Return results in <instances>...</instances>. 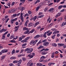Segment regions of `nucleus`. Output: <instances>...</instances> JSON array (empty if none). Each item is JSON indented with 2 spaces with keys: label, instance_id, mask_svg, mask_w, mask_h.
<instances>
[{
  "label": "nucleus",
  "instance_id": "58",
  "mask_svg": "<svg viewBox=\"0 0 66 66\" xmlns=\"http://www.w3.org/2000/svg\"><path fill=\"white\" fill-rule=\"evenodd\" d=\"M8 6H10L11 5V3H9L7 4Z\"/></svg>",
  "mask_w": 66,
  "mask_h": 66
},
{
  "label": "nucleus",
  "instance_id": "11",
  "mask_svg": "<svg viewBox=\"0 0 66 66\" xmlns=\"http://www.w3.org/2000/svg\"><path fill=\"white\" fill-rule=\"evenodd\" d=\"M59 31H55L53 33V34H56L59 33Z\"/></svg>",
  "mask_w": 66,
  "mask_h": 66
},
{
  "label": "nucleus",
  "instance_id": "36",
  "mask_svg": "<svg viewBox=\"0 0 66 66\" xmlns=\"http://www.w3.org/2000/svg\"><path fill=\"white\" fill-rule=\"evenodd\" d=\"M34 31H35V29H32L31 31V33H32L33 32H34Z\"/></svg>",
  "mask_w": 66,
  "mask_h": 66
},
{
  "label": "nucleus",
  "instance_id": "15",
  "mask_svg": "<svg viewBox=\"0 0 66 66\" xmlns=\"http://www.w3.org/2000/svg\"><path fill=\"white\" fill-rule=\"evenodd\" d=\"M52 46L54 47H56L57 46V45L56 44L53 43L52 44Z\"/></svg>",
  "mask_w": 66,
  "mask_h": 66
},
{
  "label": "nucleus",
  "instance_id": "9",
  "mask_svg": "<svg viewBox=\"0 0 66 66\" xmlns=\"http://www.w3.org/2000/svg\"><path fill=\"white\" fill-rule=\"evenodd\" d=\"M58 45L59 46H63L64 45V44H60V43H59L58 44Z\"/></svg>",
  "mask_w": 66,
  "mask_h": 66
},
{
  "label": "nucleus",
  "instance_id": "47",
  "mask_svg": "<svg viewBox=\"0 0 66 66\" xmlns=\"http://www.w3.org/2000/svg\"><path fill=\"white\" fill-rule=\"evenodd\" d=\"M39 7H37V9H36V11H38V9H39Z\"/></svg>",
  "mask_w": 66,
  "mask_h": 66
},
{
  "label": "nucleus",
  "instance_id": "13",
  "mask_svg": "<svg viewBox=\"0 0 66 66\" xmlns=\"http://www.w3.org/2000/svg\"><path fill=\"white\" fill-rule=\"evenodd\" d=\"M40 37L39 35H37L34 37V38H38V37Z\"/></svg>",
  "mask_w": 66,
  "mask_h": 66
},
{
  "label": "nucleus",
  "instance_id": "20",
  "mask_svg": "<svg viewBox=\"0 0 66 66\" xmlns=\"http://www.w3.org/2000/svg\"><path fill=\"white\" fill-rule=\"evenodd\" d=\"M10 42H11V43H14L16 42V41L15 40H10Z\"/></svg>",
  "mask_w": 66,
  "mask_h": 66
},
{
  "label": "nucleus",
  "instance_id": "29",
  "mask_svg": "<svg viewBox=\"0 0 66 66\" xmlns=\"http://www.w3.org/2000/svg\"><path fill=\"white\" fill-rule=\"evenodd\" d=\"M18 61H16V60H15L13 62V63H18Z\"/></svg>",
  "mask_w": 66,
  "mask_h": 66
},
{
  "label": "nucleus",
  "instance_id": "51",
  "mask_svg": "<svg viewBox=\"0 0 66 66\" xmlns=\"http://www.w3.org/2000/svg\"><path fill=\"white\" fill-rule=\"evenodd\" d=\"M28 23L26 22H25V25H24L25 26H26V27H27V25L28 24Z\"/></svg>",
  "mask_w": 66,
  "mask_h": 66
},
{
  "label": "nucleus",
  "instance_id": "17",
  "mask_svg": "<svg viewBox=\"0 0 66 66\" xmlns=\"http://www.w3.org/2000/svg\"><path fill=\"white\" fill-rule=\"evenodd\" d=\"M29 38H30V37H27L25 39L26 41V42H27V40H28V39H29Z\"/></svg>",
  "mask_w": 66,
  "mask_h": 66
},
{
  "label": "nucleus",
  "instance_id": "46",
  "mask_svg": "<svg viewBox=\"0 0 66 66\" xmlns=\"http://www.w3.org/2000/svg\"><path fill=\"white\" fill-rule=\"evenodd\" d=\"M41 59H45V57L42 56L41 57Z\"/></svg>",
  "mask_w": 66,
  "mask_h": 66
},
{
  "label": "nucleus",
  "instance_id": "62",
  "mask_svg": "<svg viewBox=\"0 0 66 66\" xmlns=\"http://www.w3.org/2000/svg\"><path fill=\"white\" fill-rule=\"evenodd\" d=\"M46 42V40L44 39L42 41V42H43V43H44V42Z\"/></svg>",
  "mask_w": 66,
  "mask_h": 66
},
{
  "label": "nucleus",
  "instance_id": "43",
  "mask_svg": "<svg viewBox=\"0 0 66 66\" xmlns=\"http://www.w3.org/2000/svg\"><path fill=\"white\" fill-rule=\"evenodd\" d=\"M29 16V14H28L27 13V14H25L24 15V17H25L26 16Z\"/></svg>",
  "mask_w": 66,
  "mask_h": 66
},
{
  "label": "nucleus",
  "instance_id": "30",
  "mask_svg": "<svg viewBox=\"0 0 66 66\" xmlns=\"http://www.w3.org/2000/svg\"><path fill=\"white\" fill-rule=\"evenodd\" d=\"M52 32H50L49 33H48L47 34V35L48 36H50L51 35V34H52Z\"/></svg>",
  "mask_w": 66,
  "mask_h": 66
},
{
  "label": "nucleus",
  "instance_id": "61",
  "mask_svg": "<svg viewBox=\"0 0 66 66\" xmlns=\"http://www.w3.org/2000/svg\"><path fill=\"white\" fill-rule=\"evenodd\" d=\"M22 38L20 37L19 39V41H21L22 40Z\"/></svg>",
  "mask_w": 66,
  "mask_h": 66
},
{
  "label": "nucleus",
  "instance_id": "6",
  "mask_svg": "<svg viewBox=\"0 0 66 66\" xmlns=\"http://www.w3.org/2000/svg\"><path fill=\"white\" fill-rule=\"evenodd\" d=\"M34 26V24L33 23H28V27H31L32 26Z\"/></svg>",
  "mask_w": 66,
  "mask_h": 66
},
{
  "label": "nucleus",
  "instance_id": "5",
  "mask_svg": "<svg viewBox=\"0 0 66 66\" xmlns=\"http://www.w3.org/2000/svg\"><path fill=\"white\" fill-rule=\"evenodd\" d=\"M49 43L48 42H46L43 43V45L44 46H48L49 45Z\"/></svg>",
  "mask_w": 66,
  "mask_h": 66
},
{
  "label": "nucleus",
  "instance_id": "32",
  "mask_svg": "<svg viewBox=\"0 0 66 66\" xmlns=\"http://www.w3.org/2000/svg\"><path fill=\"white\" fill-rule=\"evenodd\" d=\"M44 15H42L39 16L38 17H39V18H43V17H44Z\"/></svg>",
  "mask_w": 66,
  "mask_h": 66
},
{
  "label": "nucleus",
  "instance_id": "26",
  "mask_svg": "<svg viewBox=\"0 0 66 66\" xmlns=\"http://www.w3.org/2000/svg\"><path fill=\"white\" fill-rule=\"evenodd\" d=\"M10 59L12 60L13 59H16V57L14 56H12L10 58Z\"/></svg>",
  "mask_w": 66,
  "mask_h": 66
},
{
  "label": "nucleus",
  "instance_id": "48",
  "mask_svg": "<svg viewBox=\"0 0 66 66\" xmlns=\"http://www.w3.org/2000/svg\"><path fill=\"white\" fill-rule=\"evenodd\" d=\"M18 24H19V23H18V22H15V25L16 26H18Z\"/></svg>",
  "mask_w": 66,
  "mask_h": 66
},
{
  "label": "nucleus",
  "instance_id": "1",
  "mask_svg": "<svg viewBox=\"0 0 66 66\" xmlns=\"http://www.w3.org/2000/svg\"><path fill=\"white\" fill-rule=\"evenodd\" d=\"M33 50V49L32 48H27L25 50L24 52L27 51V53H29L32 52Z\"/></svg>",
  "mask_w": 66,
  "mask_h": 66
},
{
  "label": "nucleus",
  "instance_id": "8",
  "mask_svg": "<svg viewBox=\"0 0 66 66\" xmlns=\"http://www.w3.org/2000/svg\"><path fill=\"white\" fill-rule=\"evenodd\" d=\"M7 50H3L1 51L2 53H5V52H7Z\"/></svg>",
  "mask_w": 66,
  "mask_h": 66
},
{
  "label": "nucleus",
  "instance_id": "23",
  "mask_svg": "<svg viewBox=\"0 0 66 66\" xmlns=\"http://www.w3.org/2000/svg\"><path fill=\"white\" fill-rule=\"evenodd\" d=\"M54 10V9L53 8H51L49 9V11L50 12H52V11H53Z\"/></svg>",
  "mask_w": 66,
  "mask_h": 66
},
{
  "label": "nucleus",
  "instance_id": "3",
  "mask_svg": "<svg viewBox=\"0 0 66 66\" xmlns=\"http://www.w3.org/2000/svg\"><path fill=\"white\" fill-rule=\"evenodd\" d=\"M23 30H27L26 31H25L24 32V34H27L28 33V32H29V30H28V28H26V27H25L23 28Z\"/></svg>",
  "mask_w": 66,
  "mask_h": 66
},
{
  "label": "nucleus",
  "instance_id": "42",
  "mask_svg": "<svg viewBox=\"0 0 66 66\" xmlns=\"http://www.w3.org/2000/svg\"><path fill=\"white\" fill-rule=\"evenodd\" d=\"M9 20H10V19L9 18H8L5 21V22L6 23H7V21H8Z\"/></svg>",
  "mask_w": 66,
  "mask_h": 66
},
{
  "label": "nucleus",
  "instance_id": "56",
  "mask_svg": "<svg viewBox=\"0 0 66 66\" xmlns=\"http://www.w3.org/2000/svg\"><path fill=\"white\" fill-rule=\"evenodd\" d=\"M17 20V18H16L14 19H13V20H14V21H16Z\"/></svg>",
  "mask_w": 66,
  "mask_h": 66
},
{
  "label": "nucleus",
  "instance_id": "54",
  "mask_svg": "<svg viewBox=\"0 0 66 66\" xmlns=\"http://www.w3.org/2000/svg\"><path fill=\"white\" fill-rule=\"evenodd\" d=\"M22 43H24V42H27L25 40V39H24V40H22Z\"/></svg>",
  "mask_w": 66,
  "mask_h": 66
},
{
  "label": "nucleus",
  "instance_id": "39",
  "mask_svg": "<svg viewBox=\"0 0 66 66\" xmlns=\"http://www.w3.org/2000/svg\"><path fill=\"white\" fill-rule=\"evenodd\" d=\"M56 35H54L52 37V38L53 39H54L55 38V36Z\"/></svg>",
  "mask_w": 66,
  "mask_h": 66
},
{
  "label": "nucleus",
  "instance_id": "35",
  "mask_svg": "<svg viewBox=\"0 0 66 66\" xmlns=\"http://www.w3.org/2000/svg\"><path fill=\"white\" fill-rule=\"evenodd\" d=\"M14 20L13 19L11 20V23H13L14 22Z\"/></svg>",
  "mask_w": 66,
  "mask_h": 66
},
{
  "label": "nucleus",
  "instance_id": "22",
  "mask_svg": "<svg viewBox=\"0 0 66 66\" xmlns=\"http://www.w3.org/2000/svg\"><path fill=\"white\" fill-rule=\"evenodd\" d=\"M37 18V16H35L34 18L33 19V20L34 21H35L36 20V19Z\"/></svg>",
  "mask_w": 66,
  "mask_h": 66
},
{
  "label": "nucleus",
  "instance_id": "49",
  "mask_svg": "<svg viewBox=\"0 0 66 66\" xmlns=\"http://www.w3.org/2000/svg\"><path fill=\"white\" fill-rule=\"evenodd\" d=\"M22 60L23 61H24L25 60H26V58L25 57H23L22 58Z\"/></svg>",
  "mask_w": 66,
  "mask_h": 66
},
{
  "label": "nucleus",
  "instance_id": "57",
  "mask_svg": "<svg viewBox=\"0 0 66 66\" xmlns=\"http://www.w3.org/2000/svg\"><path fill=\"white\" fill-rule=\"evenodd\" d=\"M21 62H22V60H21V59H20V60L19 61H18V62L19 63H21Z\"/></svg>",
  "mask_w": 66,
  "mask_h": 66
},
{
  "label": "nucleus",
  "instance_id": "14",
  "mask_svg": "<svg viewBox=\"0 0 66 66\" xmlns=\"http://www.w3.org/2000/svg\"><path fill=\"white\" fill-rule=\"evenodd\" d=\"M47 34V33L46 32H45L44 33V34L43 35V37L44 38H46V37H47V36H46V34Z\"/></svg>",
  "mask_w": 66,
  "mask_h": 66
},
{
  "label": "nucleus",
  "instance_id": "27",
  "mask_svg": "<svg viewBox=\"0 0 66 66\" xmlns=\"http://www.w3.org/2000/svg\"><path fill=\"white\" fill-rule=\"evenodd\" d=\"M5 29H2L0 31V33H2V32H3L4 31Z\"/></svg>",
  "mask_w": 66,
  "mask_h": 66
},
{
  "label": "nucleus",
  "instance_id": "19",
  "mask_svg": "<svg viewBox=\"0 0 66 66\" xmlns=\"http://www.w3.org/2000/svg\"><path fill=\"white\" fill-rule=\"evenodd\" d=\"M39 24V22H36L35 23V27H36V26L37 25H38V24Z\"/></svg>",
  "mask_w": 66,
  "mask_h": 66
},
{
  "label": "nucleus",
  "instance_id": "7",
  "mask_svg": "<svg viewBox=\"0 0 66 66\" xmlns=\"http://www.w3.org/2000/svg\"><path fill=\"white\" fill-rule=\"evenodd\" d=\"M19 26H18L15 27V28L14 29H15V30H14V32H17L18 30V28H19Z\"/></svg>",
  "mask_w": 66,
  "mask_h": 66
},
{
  "label": "nucleus",
  "instance_id": "12",
  "mask_svg": "<svg viewBox=\"0 0 66 66\" xmlns=\"http://www.w3.org/2000/svg\"><path fill=\"white\" fill-rule=\"evenodd\" d=\"M5 34H4V35H3L2 39H5Z\"/></svg>",
  "mask_w": 66,
  "mask_h": 66
},
{
  "label": "nucleus",
  "instance_id": "50",
  "mask_svg": "<svg viewBox=\"0 0 66 66\" xmlns=\"http://www.w3.org/2000/svg\"><path fill=\"white\" fill-rule=\"evenodd\" d=\"M32 12L31 11H28V13L29 15H30L31 14Z\"/></svg>",
  "mask_w": 66,
  "mask_h": 66
},
{
  "label": "nucleus",
  "instance_id": "40",
  "mask_svg": "<svg viewBox=\"0 0 66 66\" xmlns=\"http://www.w3.org/2000/svg\"><path fill=\"white\" fill-rule=\"evenodd\" d=\"M25 1H26V0H20V1L21 2H22V1L23 2H22L23 3H24V2H25Z\"/></svg>",
  "mask_w": 66,
  "mask_h": 66
},
{
  "label": "nucleus",
  "instance_id": "44",
  "mask_svg": "<svg viewBox=\"0 0 66 66\" xmlns=\"http://www.w3.org/2000/svg\"><path fill=\"white\" fill-rule=\"evenodd\" d=\"M48 9V8H47V7H46L45 9L44 10V11L45 12H46V11H47V9Z\"/></svg>",
  "mask_w": 66,
  "mask_h": 66
},
{
  "label": "nucleus",
  "instance_id": "38",
  "mask_svg": "<svg viewBox=\"0 0 66 66\" xmlns=\"http://www.w3.org/2000/svg\"><path fill=\"white\" fill-rule=\"evenodd\" d=\"M42 54H43V55H45V54H46V53H45V52H43L42 53Z\"/></svg>",
  "mask_w": 66,
  "mask_h": 66
},
{
  "label": "nucleus",
  "instance_id": "28",
  "mask_svg": "<svg viewBox=\"0 0 66 66\" xmlns=\"http://www.w3.org/2000/svg\"><path fill=\"white\" fill-rule=\"evenodd\" d=\"M5 55H4L2 56L1 57L2 59V60H3V59H4L5 58Z\"/></svg>",
  "mask_w": 66,
  "mask_h": 66
},
{
  "label": "nucleus",
  "instance_id": "59",
  "mask_svg": "<svg viewBox=\"0 0 66 66\" xmlns=\"http://www.w3.org/2000/svg\"><path fill=\"white\" fill-rule=\"evenodd\" d=\"M37 28L38 29H40L41 28V27L40 26H39Z\"/></svg>",
  "mask_w": 66,
  "mask_h": 66
},
{
  "label": "nucleus",
  "instance_id": "45",
  "mask_svg": "<svg viewBox=\"0 0 66 66\" xmlns=\"http://www.w3.org/2000/svg\"><path fill=\"white\" fill-rule=\"evenodd\" d=\"M26 45H27V44L25 43V44H23L22 45V47H23L24 46H26Z\"/></svg>",
  "mask_w": 66,
  "mask_h": 66
},
{
  "label": "nucleus",
  "instance_id": "31",
  "mask_svg": "<svg viewBox=\"0 0 66 66\" xmlns=\"http://www.w3.org/2000/svg\"><path fill=\"white\" fill-rule=\"evenodd\" d=\"M11 11L12 13H13V12H15V9H12L11 10Z\"/></svg>",
  "mask_w": 66,
  "mask_h": 66
},
{
  "label": "nucleus",
  "instance_id": "63",
  "mask_svg": "<svg viewBox=\"0 0 66 66\" xmlns=\"http://www.w3.org/2000/svg\"><path fill=\"white\" fill-rule=\"evenodd\" d=\"M51 30H52V31H55V29L52 28L51 29Z\"/></svg>",
  "mask_w": 66,
  "mask_h": 66
},
{
  "label": "nucleus",
  "instance_id": "55",
  "mask_svg": "<svg viewBox=\"0 0 66 66\" xmlns=\"http://www.w3.org/2000/svg\"><path fill=\"white\" fill-rule=\"evenodd\" d=\"M42 42L41 41V40H40V41L38 42V44H40L41 43H42Z\"/></svg>",
  "mask_w": 66,
  "mask_h": 66
},
{
  "label": "nucleus",
  "instance_id": "18",
  "mask_svg": "<svg viewBox=\"0 0 66 66\" xmlns=\"http://www.w3.org/2000/svg\"><path fill=\"white\" fill-rule=\"evenodd\" d=\"M18 9H20V10H24V7H18Z\"/></svg>",
  "mask_w": 66,
  "mask_h": 66
},
{
  "label": "nucleus",
  "instance_id": "41",
  "mask_svg": "<svg viewBox=\"0 0 66 66\" xmlns=\"http://www.w3.org/2000/svg\"><path fill=\"white\" fill-rule=\"evenodd\" d=\"M62 7V5H60L58 7V8L59 9H61Z\"/></svg>",
  "mask_w": 66,
  "mask_h": 66
},
{
  "label": "nucleus",
  "instance_id": "34",
  "mask_svg": "<svg viewBox=\"0 0 66 66\" xmlns=\"http://www.w3.org/2000/svg\"><path fill=\"white\" fill-rule=\"evenodd\" d=\"M15 50H13V51H12V54H13L14 53H15Z\"/></svg>",
  "mask_w": 66,
  "mask_h": 66
},
{
  "label": "nucleus",
  "instance_id": "21",
  "mask_svg": "<svg viewBox=\"0 0 66 66\" xmlns=\"http://www.w3.org/2000/svg\"><path fill=\"white\" fill-rule=\"evenodd\" d=\"M37 66H41L42 65V63H38L37 64Z\"/></svg>",
  "mask_w": 66,
  "mask_h": 66
},
{
  "label": "nucleus",
  "instance_id": "16",
  "mask_svg": "<svg viewBox=\"0 0 66 66\" xmlns=\"http://www.w3.org/2000/svg\"><path fill=\"white\" fill-rule=\"evenodd\" d=\"M14 37V35H11L10 37V39H12V38H13Z\"/></svg>",
  "mask_w": 66,
  "mask_h": 66
},
{
  "label": "nucleus",
  "instance_id": "2",
  "mask_svg": "<svg viewBox=\"0 0 66 66\" xmlns=\"http://www.w3.org/2000/svg\"><path fill=\"white\" fill-rule=\"evenodd\" d=\"M20 16H21V20H22V22H23L24 21V20H23L24 19L23 18V16H24V15H23V13H22L21 12L20 14Z\"/></svg>",
  "mask_w": 66,
  "mask_h": 66
},
{
  "label": "nucleus",
  "instance_id": "52",
  "mask_svg": "<svg viewBox=\"0 0 66 66\" xmlns=\"http://www.w3.org/2000/svg\"><path fill=\"white\" fill-rule=\"evenodd\" d=\"M51 18H50V16H49L48 18L47 19V21H49V20Z\"/></svg>",
  "mask_w": 66,
  "mask_h": 66
},
{
  "label": "nucleus",
  "instance_id": "37",
  "mask_svg": "<svg viewBox=\"0 0 66 66\" xmlns=\"http://www.w3.org/2000/svg\"><path fill=\"white\" fill-rule=\"evenodd\" d=\"M14 64L13 63H10L9 66H15L14 65H13Z\"/></svg>",
  "mask_w": 66,
  "mask_h": 66
},
{
  "label": "nucleus",
  "instance_id": "10",
  "mask_svg": "<svg viewBox=\"0 0 66 66\" xmlns=\"http://www.w3.org/2000/svg\"><path fill=\"white\" fill-rule=\"evenodd\" d=\"M66 24V22H63L62 23V25H61V27H63Z\"/></svg>",
  "mask_w": 66,
  "mask_h": 66
},
{
  "label": "nucleus",
  "instance_id": "4",
  "mask_svg": "<svg viewBox=\"0 0 66 66\" xmlns=\"http://www.w3.org/2000/svg\"><path fill=\"white\" fill-rule=\"evenodd\" d=\"M35 53H30L29 55H28L29 57H30L31 58H32L34 56H35Z\"/></svg>",
  "mask_w": 66,
  "mask_h": 66
},
{
  "label": "nucleus",
  "instance_id": "53",
  "mask_svg": "<svg viewBox=\"0 0 66 66\" xmlns=\"http://www.w3.org/2000/svg\"><path fill=\"white\" fill-rule=\"evenodd\" d=\"M10 34H8L7 35V37H10Z\"/></svg>",
  "mask_w": 66,
  "mask_h": 66
},
{
  "label": "nucleus",
  "instance_id": "24",
  "mask_svg": "<svg viewBox=\"0 0 66 66\" xmlns=\"http://www.w3.org/2000/svg\"><path fill=\"white\" fill-rule=\"evenodd\" d=\"M54 52H53V53L52 54L51 57L52 58H53L54 57Z\"/></svg>",
  "mask_w": 66,
  "mask_h": 66
},
{
  "label": "nucleus",
  "instance_id": "64",
  "mask_svg": "<svg viewBox=\"0 0 66 66\" xmlns=\"http://www.w3.org/2000/svg\"><path fill=\"white\" fill-rule=\"evenodd\" d=\"M57 14L59 16H60L61 15V13H58Z\"/></svg>",
  "mask_w": 66,
  "mask_h": 66
},
{
  "label": "nucleus",
  "instance_id": "33",
  "mask_svg": "<svg viewBox=\"0 0 66 66\" xmlns=\"http://www.w3.org/2000/svg\"><path fill=\"white\" fill-rule=\"evenodd\" d=\"M34 42V40H33L31 41L30 43V45H32V44H33Z\"/></svg>",
  "mask_w": 66,
  "mask_h": 66
},
{
  "label": "nucleus",
  "instance_id": "25",
  "mask_svg": "<svg viewBox=\"0 0 66 66\" xmlns=\"http://www.w3.org/2000/svg\"><path fill=\"white\" fill-rule=\"evenodd\" d=\"M44 46H40L39 47H38V49H42V48H44Z\"/></svg>",
  "mask_w": 66,
  "mask_h": 66
},
{
  "label": "nucleus",
  "instance_id": "60",
  "mask_svg": "<svg viewBox=\"0 0 66 66\" xmlns=\"http://www.w3.org/2000/svg\"><path fill=\"white\" fill-rule=\"evenodd\" d=\"M22 56H23L22 55H18V57H21Z\"/></svg>",
  "mask_w": 66,
  "mask_h": 66
}]
</instances>
